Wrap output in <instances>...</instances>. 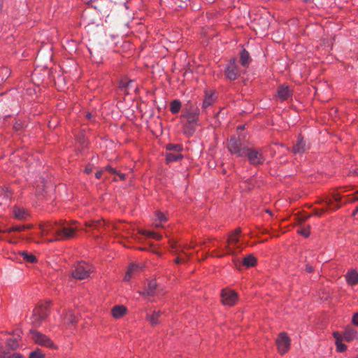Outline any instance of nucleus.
Listing matches in <instances>:
<instances>
[{
  "mask_svg": "<svg viewBox=\"0 0 358 358\" xmlns=\"http://www.w3.org/2000/svg\"><path fill=\"white\" fill-rule=\"evenodd\" d=\"M357 358H358V357H357Z\"/></svg>",
  "mask_w": 358,
  "mask_h": 358,
  "instance_id": "nucleus-62",
  "label": "nucleus"
},
{
  "mask_svg": "<svg viewBox=\"0 0 358 358\" xmlns=\"http://www.w3.org/2000/svg\"><path fill=\"white\" fill-rule=\"evenodd\" d=\"M103 171H97L96 173H95V177L97 178V179H99L101 178L102 174H103Z\"/></svg>",
  "mask_w": 358,
  "mask_h": 358,
  "instance_id": "nucleus-46",
  "label": "nucleus"
},
{
  "mask_svg": "<svg viewBox=\"0 0 358 358\" xmlns=\"http://www.w3.org/2000/svg\"><path fill=\"white\" fill-rule=\"evenodd\" d=\"M337 350L340 352H344L347 349V346L342 343H336Z\"/></svg>",
  "mask_w": 358,
  "mask_h": 358,
  "instance_id": "nucleus-39",
  "label": "nucleus"
},
{
  "mask_svg": "<svg viewBox=\"0 0 358 358\" xmlns=\"http://www.w3.org/2000/svg\"><path fill=\"white\" fill-rule=\"evenodd\" d=\"M155 227H162V224L160 223H158V222H155Z\"/></svg>",
  "mask_w": 358,
  "mask_h": 358,
  "instance_id": "nucleus-53",
  "label": "nucleus"
},
{
  "mask_svg": "<svg viewBox=\"0 0 358 358\" xmlns=\"http://www.w3.org/2000/svg\"><path fill=\"white\" fill-rule=\"evenodd\" d=\"M355 201H357V200L355 199V195L351 199H349V200L348 201V202H349V203H353Z\"/></svg>",
  "mask_w": 358,
  "mask_h": 358,
  "instance_id": "nucleus-48",
  "label": "nucleus"
},
{
  "mask_svg": "<svg viewBox=\"0 0 358 358\" xmlns=\"http://www.w3.org/2000/svg\"><path fill=\"white\" fill-rule=\"evenodd\" d=\"M324 202L327 204V208H322L321 209L315 210L314 212L315 215H316L317 216H320L322 213H324V212H326L327 210L334 211V210L338 209L339 208H341L340 205H337V206H334V201L331 199H326L324 201Z\"/></svg>",
  "mask_w": 358,
  "mask_h": 358,
  "instance_id": "nucleus-12",
  "label": "nucleus"
},
{
  "mask_svg": "<svg viewBox=\"0 0 358 358\" xmlns=\"http://www.w3.org/2000/svg\"><path fill=\"white\" fill-rule=\"evenodd\" d=\"M199 115V110L198 108H192L191 106L189 110L184 116L186 117L189 124H194L196 122Z\"/></svg>",
  "mask_w": 358,
  "mask_h": 358,
  "instance_id": "nucleus-13",
  "label": "nucleus"
},
{
  "mask_svg": "<svg viewBox=\"0 0 358 358\" xmlns=\"http://www.w3.org/2000/svg\"><path fill=\"white\" fill-rule=\"evenodd\" d=\"M20 254L23 257V259L27 262L34 263L36 262V257L31 253H29L26 251H22Z\"/></svg>",
  "mask_w": 358,
  "mask_h": 358,
  "instance_id": "nucleus-29",
  "label": "nucleus"
},
{
  "mask_svg": "<svg viewBox=\"0 0 358 358\" xmlns=\"http://www.w3.org/2000/svg\"><path fill=\"white\" fill-rule=\"evenodd\" d=\"M9 73V70L6 68V67H1L0 69V73Z\"/></svg>",
  "mask_w": 358,
  "mask_h": 358,
  "instance_id": "nucleus-44",
  "label": "nucleus"
},
{
  "mask_svg": "<svg viewBox=\"0 0 358 358\" xmlns=\"http://www.w3.org/2000/svg\"><path fill=\"white\" fill-rule=\"evenodd\" d=\"M141 269V266L139 264H131L129 266V267L124 275V280L125 281H129L131 278L132 275L134 273H136V272H138V271H140Z\"/></svg>",
  "mask_w": 358,
  "mask_h": 358,
  "instance_id": "nucleus-18",
  "label": "nucleus"
},
{
  "mask_svg": "<svg viewBox=\"0 0 358 358\" xmlns=\"http://www.w3.org/2000/svg\"><path fill=\"white\" fill-rule=\"evenodd\" d=\"M1 233H3V231L0 229V234H1Z\"/></svg>",
  "mask_w": 358,
  "mask_h": 358,
  "instance_id": "nucleus-60",
  "label": "nucleus"
},
{
  "mask_svg": "<svg viewBox=\"0 0 358 358\" xmlns=\"http://www.w3.org/2000/svg\"><path fill=\"white\" fill-rule=\"evenodd\" d=\"M103 225V222L101 220H92L85 222V226L92 229H99Z\"/></svg>",
  "mask_w": 358,
  "mask_h": 358,
  "instance_id": "nucleus-30",
  "label": "nucleus"
},
{
  "mask_svg": "<svg viewBox=\"0 0 358 358\" xmlns=\"http://www.w3.org/2000/svg\"><path fill=\"white\" fill-rule=\"evenodd\" d=\"M7 346L11 349V350H15L17 348L18 346V341H17V338H9L7 342Z\"/></svg>",
  "mask_w": 358,
  "mask_h": 358,
  "instance_id": "nucleus-33",
  "label": "nucleus"
},
{
  "mask_svg": "<svg viewBox=\"0 0 358 358\" xmlns=\"http://www.w3.org/2000/svg\"><path fill=\"white\" fill-rule=\"evenodd\" d=\"M105 170L109 171L110 173H111L112 174H114V175L117 173V171L115 169H114L113 167H111L110 166H106Z\"/></svg>",
  "mask_w": 358,
  "mask_h": 358,
  "instance_id": "nucleus-42",
  "label": "nucleus"
},
{
  "mask_svg": "<svg viewBox=\"0 0 358 358\" xmlns=\"http://www.w3.org/2000/svg\"><path fill=\"white\" fill-rule=\"evenodd\" d=\"M239 73V70L237 65V62L236 59H231L229 63L227 64V66L225 69V75L226 77L231 80H236Z\"/></svg>",
  "mask_w": 358,
  "mask_h": 358,
  "instance_id": "nucleus-8",
  "label": "nucleus"
},
{
  "mask_svg": "<svg viewBox=\"0 0 358 358\" xmlns=\"http://www.w3.org/2000/svg\"><path fill=\"white\" fill-rule=\"evenodd\" d=\"M170 243H171V246L172 248H174V247H175V244H176L175 243H173V242L171 241V242H170Z\"/></svg>",
  "mask_w": 358,
  "mask_h": 358,
  "instance_id": "nucleus-55",
  "label": "nucleus"
},
{
  "mask_svg": "<svg viewBox=\"0 0 358 358\" xmlns=\"http://www.w3.org/2000/svg\"><path fill=\"white\" fill-rule=\"evenodd\" d=\"M92 267L85 262L78 264L72 271V277L77 280H83L89 277Z\"/></svg>",
  "mask_w": 358,
  "mask_h": 358,
  "instance_id": "nucleus-4",
  "label": "nucleus"
},
{
  "mask_svg": "<svg viewBox=\"0 0 358 358\" xmlns=\"http://www.w3.org/2000/svg\"><path fill=\"white\" fill-rule=\"evenodd\" d=\"M244 129V126L243 125H241L238 127V129Z\"/></svg>",
  "mask_w": 358,
  "mask_h": 358,
  "instance_id": "nucleus-56",
  "label": "nucleus"
},
{
  "mask_svg": "<svg viewBox=\"0 0 358 358\" xmlns=\"http://www.w3.org/2000/svg\"><path fill=\"white\" fill-rule=\"evenodd\" d=\"M357 331L352 329H346L344 332V338L346 341H353L357 337Z\"/></svg>",
  "mask_w": 358,
  "mask_h": 358,
  "instance_id": "nucleus-25",
  "label": "nucleus"
},
{
  "mask_svg": "<svg viewBox=\"0 0 358 358\" xmlns=\"http://www.w3.org/2000/svg\"><path fill=\"white\" fill-rule=\"evenodd\" d=\"M357 210H358V206H357Z\"/></svg>",
  "mask_w": 358,
  "mask_h": 358,
  "instance_id": "nucleus-61",
  "label": "nucleus"
},
{
  "mask_svg": "<svg viewBox=\"0 0 358 358\" xmlns=\"http://www.w3.org/2000/svg\"><path fill=\"white\" fill-rule=\"evenodd\" d=\"M113 228L118 231H127L128 229L126 225L122 223H118L113 226Z\"/></svg>",
  "mask_w": 358,
  "mask_h": 358,
  "instance_id": "nucleus-36",
  "label": "nucleus"
},
{
  "mask_svg": "<svg viewBox=\"0 0 358 358\" xmlns=\"http://www.w3.org/2000/svg\"><path fill=\"white\" fill-rule=\"evenodd\" d=\"M8 241H9L10 243H16V241H15L9 240Z\"/></svg>",
  "mask_w": 358,
  "mask_h": 358,
  "instance_id": "nucleus-57",
  "label": "nucleus"
},
{
  "mask_svg": "<svg viewBox=\"0 0 358 358\" xmlns=\"http://www.w3.org/2000/svg\"><path fill=\"white\" fill-rule=\"evenodd\" d=\"M310 216H311L310 214H303V215H301L299 217V222H305L306 220H308L309 217H310Z\"/></svg>",
  "mask_w": 358,
  "mask_h": 358,
  "instance_id": "nucleus-41",
  "label": "nucleus"
},
{
  "mask_svg": "<svg viewBox=\"0 0 358 358\" xmlns=\"http://www.w3.org/2000/svg\"><path fill=\"white\" fill-rule=\"evenodd\" d=\"M59 222H48L42 224H40V229L41 230V235L53 234L55 236V228L58 227Z\"/></svg>",
  "mask_w": 358,
  "mask_h": 358,
  "instance_id": "nucleus-10",
  "label": "nucleus"
},
{
  "mask_svg": "<svg viewBox=\"0 0 358 358\" xmlns=\"http://www.w3.org/2000/svg\"><path fill=\"white\" fill-rule=\"evenodd\" d=\"M2 8V3H1V0H0V10H1Z\"/></svg>",
  "mask_w": 358,
  "mask_h": 358,
  "instance_id": "nucleus-58",
  "label": "nucleus"
},
{
  "mask_svg": "<svg viewBox=\"0 0 358 358\" xmlns=\"http://www.w3.org/2000/svg\"><path fill=\"white\" fill-rule=\"evenodd\" d=\"M141 233L149 238H152L156 240H160L162 238V235H159L152 231L143 230L141 231Z\"/></svg>",
  "mask_w": 358,
  "mask_h": 358,
  "instance_id": "nucleus-32",
  "label": "nucleus"
},
{
  "mask_svg": "<svg viewBox=\"0 0 358 358\" xmlns=\"http://www.w3.org/2000/svg\"><path fill=\"white\" fill-rule=\"evenodd\" d=\"M9 358H23L20 354L15 353Z\"/></svg>",
  "mask_w": 358,
  "mask_h": 358,
  "instance_id": "nucleus-47",
  "label": "nucleus"
},
{
  "mask_svg": "<svg viewBox=\"0 0 358 358\" xmlns=\"http://www.w3.org/2000/svg\"><path fill=\"white\" fill-rule=\"evenodd\" d=\"M304 2H310L312 0H303Z\"/></svg>",
  "mask_w": 358,
  "mask_h": 358,
  "instance_id": "nucleus-59",
  "label": "nucleus"
},
{
  "mask_svg": "<svg viewBox=\"0 0 358 358\" xmlns=\"http://www.w3.org/2000/svg\"><path fill=\"white\" fill-rule=\"evenodd\" d=\"M292 95V91L288 86L282 85L278 90V96L282 100L288 99Z\"/></svg>",
  "mask_w": 358,
  "mask_h": 358,
  "instance_id": "nucleus-16",
  "label": "nucleus"
},
{
  "mask_svg": "<svg viewBox=\"0 0 358 358\" xmlns=\"http://www.w3.org/2000/svg\"><path fill=\"white\" fill-rule=\"evenodd\" d=\"M181 107V103L178 100H173L170 103V110L173 114L178 113Z\"/></svg>",
  "mask_w": 358,
  "mask_h": 358,
  "instance_id": "nucleus-27",
  "label": "nucleus"
},
{
  "mask_svg": "<svg viewBox=\"0 0 358 358\" xmlns=\"http://www.w3.org/2000/svg\"><path fill=\"white\" fill-rule=\"evenodd\" d=\"M214 101L213 94L211 92H206L205 99L203 101L202 106L204 108H206L209 106H210Z\"/></svg>",
  "mask_w": 358,
  "mask_h": 358,
  "instance_id": "nucleus-26",
  "label": "nucleus"
},
{
  "mask_svg": "<svg viewBox=\"0 0 358 358\" xmlns=\"http://www.w3.org/2000/svg\"><path fill=\"white\" fill-rule=\"evenodd\" d=\"M306 271H307L308 272H311V271H313V268H312V266H307V267H306Z\"/></svg>",
  "mask_w": 358,
  "mask_h": 358,
  "instance_id": "nucleus-51",
  "label": "nucleus"
},
{
  "mask_svg": "<svg viewBox=\"0 0 358 358\" xmlns=\"http://www.w3.org/2000/svg\"><path fill=\"white\" fill-rule=\"evenodd\" d=\"M332 198L334 199V201L337 203V204H335L334 203V206H335L339 205V203L341 201L342 196L341 194H334L332 195ZM340 206H341V204H340Z\"/></svg>",
  "mask_w": 358,
  "mask_h": 358,
  "instance_id": "nucleus-37",
  "label": "nucleus"
},
{
  "mask_svg": "<svg viewBox=\"0 0 358 358\" xmlns=\"http://www.w3.org/2000/svg\"><path fill=\"white\" fill-rule=\"evenodd\" d=\"M182 158V155L179 152H169L166 156L167 163L179 161Z\"/></svg>",
  "mask_w": 358,
  "mask_h": 358,
  "instance_id": "nucleus-23",
  "label": "nucleus"
},
{
  "mask_svg": "<svg viewBox=\"0 0 358 358\" xmlns=\"http://www.w3.org/2000/svg\"><path fill=\"white\" fill-rule=\"evenodd\" d=\"M310 147L306 144V141L302 137H299L296 143L292 148L294 153L302 154L309 150Z\"/></svg>",
  "mask_w": 358,
  "mask_h": 358,
  "instance_id": "nucleus-11",
  "label": "nucleus"
},
{
  "mask_svg": "<svg viewBox=\"0 0 358 358\" xmlns=\"http://www.w3.org/2000/svg\"><path fill=\"white\" fill-rule=\"evenodd\" d=\"M256 262H257V259L254 257V255L252 254L247 255L243 259V264L247 267H250V266H255Z\"/></svg>",
  "mask_w": 358,
  "mask_h": 358,
  "instance_id": "nucleus-24",
  "label": "nucleus"
},
{
  "mask_svg": "<svg viewBox=\"0 0 358 358\" xmlns=\"http://www.w3.org/2000/svg\"><path fill=\"white\" fill-rule=\"evenodd\" d=\"M127 311V308L124 306H115L112 309V315L115 318L122 317Z\"/></svg>",
  "mask_w": 358,
  "mask_h": 358,
  "instance_id": "nucleus-20",
  "label": "nucleus"
},
{
  "mask_svg": "<svg viewBox=\"0 0 358 358\" xmlns=\"http://www.w3.org/2000/svg\"><path fill=\"white\" fill-rule=\"evenodd\" d=\"M13 214L14 217L20 220H25L29 216L28 211L23 208L20 207H15L13 210Z\"/></svg>",
  "mask_w": 358,
  "mask_h": 358,
  "instance_id": "nucleus-19",
  "label": "nucleus"
},
{
  "mask_svg": "<svg viewBox=\"0 0 358 358\" xmlns=\"http://www.w3.org/2000/svg\"><path fill=\"white\" fill-rule=\"evenodd\" d=\"M347 282L350 285L358 284V272L356 270H350L345 275Z\"/></svg>",
  "mask_w": 358,
  "mask_h": 358,
  "instance_id": "nucleus-17",
  "label": "nucleus"
},
{
  "mask_svg": "<svg viewBox=\"0 0 358 358\" xmlns=\"http://www.w3.org/2000/svg\"><path fill=\"white\" fill-rule=\"evenodd\" d=\"M77 227H68L62 221L59 222L58 227L55 228V238L48 241H63L73 238L76 236Z\"/></svg>",
  "mask_w": 358,
  "mask_h": 358,
  "instance_id": "nucleus-2",
  "label": "nucleus"
},
{
  "mask_svg": "<svg viewBox=\"0 0 358 358\" xmlns=\"http://www.w3.org/2000/svg\"><path fill=\"white\" fill-rule=\"evenodd\" d=\"M352 323L355 325L358 326V312L354 314L352 317Z\"/></svg>",
  "mask_w": 358,
  "mask_h": 358,
  "instance_id": "nucleus-43",
  "label": "nucleus"
},
{
  "mask_svg": "<svg viewBox=\"0 0 358 358\" xmlns=\"http://www.w3.org/2000/svg\"><path fill=\"white\" fill-rule=\"evenodd\" d=\"M24 227H26V229H31L32 227L31 225H24Z\"/></svg>",
  "mask_w": 358,
  "mask_h": 358,
  "instance_id": "nucleus-54",
  "label": "nucleus"
},
{
  "mask_svg": "<svg viewBox=\"0 0 358 358\" xmlns=\"http://www.w3.org/2000/svg\"><path fill=\"white\" fill-rule=\"evenodd\" d=\"M193 246L192 245H189V246H184L180 250H175V252L176 254L178 255L176 259H175V262L176 264H180V263H183L185 262L189 257V254L183 251V249L184 248H192Z\"/></svg>",
  "mask_w": 358,
  "mask_h": 358,
  "instance_id": "nucleus-14",
  "label": "nucleus"
},
{
  "mask_svg": "<svg viewBox=\"0 0 358 358\" xmlns=\"http://www.w3.org/2000/svg\"><path fill=\"white\" fill-rule=\"evenodd\" d=\"M49 315V310L48 305H40L36 307L33 312L32 317L31 318V323L34 327H38L41 325L43 321Z\"/></svg>",
  "mask_w": 358,
  "mask_h": 358,
  "instance_id": "nucleus-3",
  "label": "nucleus"
},
{
  "mask_svg": "<svg viewBox=\"0 0 358 358\" xmlns=\"http://www.w3.org/2000/svg\"><path fill=\"white\" fill-rule=\"evenodd\" d=\"M299 233H300L304 237H308L310 234L309 227H308L307 228L301 229L300 231H299Z\"/></svg>",
  "mask_w": 358,
  "mask_h": 358,
  "instance_id": "nucleus-40",
  "label": "nucleus"
},
{
  "mask_svg": "<svg viewBox=\"0 0 358 358\" xmlns=\"http://www.w3.org/2000/svg\"><path fill=\"white\" fill-rule=\"evenodd\" d=\"M276 345L278 352L281 355L285 354L289 349L290 338L285 332H281L276 339Z\"/></svg>",
  "mask_w": 358,
  "mask_h": 358,
  "instance_id": "nucleus-7",
  "label": "nucleus"
},
{
  "mask_svg": "<svg viewBox=\"0 0 358 358\" xmlns=\"http://www.w3.org/2000/svg\"><path fill=\"white\" fill-rule=\"evenodd\" d=\"M85 173H90L92 172V168L87 167V168L85 169Z\"/></svg>",
  "mask_w": 358,
  "mask_h": 358,
  "instance_id": "nucleus-49",
  "label": "nucleus"
},
{
  "mask_svg": "<svg viewBox=\"0 0 358 358\" xmlns=\"http://www.w3.org/2000/svg\"><path fill=\"white\" fill-rule=\"evenodd\" d=\"M355 199L358 201V190L355 192Z\"/></svg>",
  "mask_w": 358,
  "mask_h": 358,
  "instance_id": "nucleus-50",
  "label": "nucleus"
},
{
  "mask_svg": "<svg viewBox=\"0 0 358 358\" xmlns=\"http://www.w3.org/2000/svg\"><path fill=\"white\" fill-rule=\"evenodd\" d=\"M156 287L157 282L155 280H151L148 282L145 290L140 294L142 295L153 296Z\"/></svg>",
  "mask_w": 358,
  "mask_h": 358,
  "instance_id": "nucleus-21",
  "label": "nucleus"
},
{
  "mask_svg": "<svg viewBox=\"0 0 358 358\" xmlns=\"http://www.w3.org/2000/svg\"><path fill=\"white\" fill-rule=\"evenodd\" d=\"M240 60L242 66L245 67L248 66L251 61L249 52L245 49H243L241 52Z\"/></svg>",
  "mask_w": 358,
  "mask_h": 358,
  "instance_id": "nucleus-22",
  "label": "nucleus"
},
{
  "mask_svg": "<svg viewBox=\"0 0 358 358\" xmlns=\"http://www.w3.org/2000/svg\"><path fill=\"white\" fill-rule=\"evenodd\" d=\"M229 151L238 157H247L250 164L258 166L265 160L262 149L250 147L245 144L240 136H232L228 142Z\"/></svg>",
  "mask_w": 358,
  "mask_h": 358,
  "instance_id": "nucleus-1",
  "label": "nucleus"
},
{
  "mask_svg": "<svg viewBox=\"0 0 358 358\" xmlns=\"http://www.w3.org/2000/svg\"><path fill=\"white\" fill-rule=\"evenodd\" d=\"M241 233L239 228L236 229L229 237L227 241V245L226 246L227 253L229 255H234L236 252V250H241L240 245L237 243L238 242V236Z\"/></svg>",
  "mask_w": 358,
  "mask_h": 358,
  "instance_id": "nucleus-5",
  "label": "nucleus"
},
{
  "mask_svg": "<svg viewBox=\"0 0 358 358\" xmlns=\"http://www.w3.org/2000/svg\"><path fill=\"white\" fill-rule=\"evenodd\" d=\"M26 227H24V225L14 226V227H10V228L3 231V233L10 234L13 231H20H20H23L26 230Z\"/></svg>",
  "mask_w": 358,
  "mask_h": 358,
  "instance_id": "nucleus-31",
  "label": "nucleus"
},
{
  "mask_svg": "<svg viewBox=\"0 0 358 358\" xmlns=\"http://www.w3.org/2000/svg\"><path fill=\"white\" fill-rule=\"evenodd\" d=\"M166 149L170 151H173L174 152H180L182 150V145L180 144H168Z\"/></svg>",
  "mask_w": 358,
  "mask_h": 358,
  "instance_id": "nucleus-34",
  "label": "nucleus"
},
{
  "mask_svg": "<svg viewBox=\"0 0 358 358\" xmlns=\"http://www.w3.org/2000/svg\"><path fill=\"white\" fill-rule=\"evenodd\" d=\"M64 321L68 324H73L77 322V318L76 316L73 313V312L69 310L64 317Z\"/></svg>",
  "mask_w": 358,
  "mask_h": 358,
  "instance_id": "nucleus-28",
  "label": "nucleus"
},
{
  "mask_svg": "<svg viewBox=\"0 0 358 358\" xmlns=\"http://www.w3.org/2000/svg\"><path fill=\"white\" fill-rule=\"evenodd\" d=\"M163 314V312L160 310H153L152 314H147L146 319L150 323L151 325L154 326L160 322L159 317Z\"/></svg>",
  "mask_w": 358,
  "mask_h": 358,
  "instance_id": "nucleus-15",
  "label": "nucleus"
},
{
  "mask_svg": "<svg viewBox=\"0 0 358 358\" xmlns=\"http://www.w3.org/2000/svg\"><path fill=\"white\" fill-rule=\"evenodd\" d=\"M357 213H358V210H357V207L356 209L352 213V215L355 216Z\"/></svg>",
  "mask_w": 358,
  "mask_h": 358,
  "instance_id": "nucleus-52",
  "label": "nucleus"
},
{
  "mask_svg": "<svg viewBox=\"0 0 358 358\" xmlns=\"http://www.w3.org/2000/svg\"><path fill=\"white\" fill-rule=\"evenodd\" d=\"M157 220L159 221V222H166L167 220L166 217L160 212L156 213Z\"/></svg>",
  "mask_w": 358,
  "mask_h": 358,
  "instance_id": "nucleus-38",
  "label": "nucleus"
},
{
  "mask_svg": "<svg viewBox=\"0 0 358 358\" xmlns=\"http://www.w3.org/2000/svg\"><path fill=\"white\" fill-rule=\"evenodd\" d=\"M30 334L36 343L49 348H55V344L47 336L35 330H31Z\"/></svg>",
  "mask_w": 358,
  "mask_h": 358,
  "instance_id": "nucleus-6",
  "label": "nucleus"
},
{
  "mask_svg": "<svg viewBox=\"0 0 358 358\" xmlns=\"http://www.w3.org/2000/svg\"><path fill=\"white\" fill-rule=\"evenodd\" d=\"M29 358H44V355L40 350H36L29 355Z\"/></svg>",
  "mask_w": 358,
  "mask_h": 358,
  "instance_id": "nucleus-35",
  "label": "nucleus"
},
{
  "mask_svg": "<svg viewBox=\"0 0 358 358\" xmlns=\"http://www.w3.org/2000/svg\"><path fill=\"white\" fill-rule=\"evenodd\" d=\"M221 296L222 303L227 306H233L237 301V294L233 290L223 289Z\"/></svg>",
  "mask_w": 358,
  "mask_h": 358,
  "instance_id": "nucleus-9",
  "label": "nucleus"
},
{
  "mask_svg": "<svg viewBox=\"0 0 358 358\" xmlns=\"http://www.w3.org/2000/svg\"><path fill=\"white\" fill-rule=\"evenodd\" d=\"M115 175L118 176L122 180H124L126 178V176L124 173H119L117 171Z\"/></svg>",
  "mask_w": 358,
  "mask_h": 358,
  "instance_id": "nucleus-45",
  "label": "nucleus"
}]
</instances>
